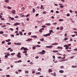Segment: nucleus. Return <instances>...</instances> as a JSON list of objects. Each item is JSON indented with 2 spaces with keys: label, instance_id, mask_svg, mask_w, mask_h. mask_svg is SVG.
<instances>
[{
  "label": "nucleus",
  "instance_id": "14",
  "mask_svg": "<svg viewBox=\"0 0 77 77\" xmlns=\"http://www.w3.org/2000/svg\"><path fill=\"white\" fill-rule=\"evenodd\" d=\"M53 53H57V52H58V51L54 50L53 51Z\"/></svg>",
  "mask_w": 77,
  "mask_h": 77
},
{
  "label": "nucleus",
  "instance_id": "20",
  "mask_svg": "<svg viewBox=\"0 0 77 77\" xmlns=\"http://www.w3.org/2000/svg\"><path fill=\"white\" fill-rule=\"evenodd\" d=\"M2 27H6V25H4L1 26Z\"/></svg>",
  "mask_w": 77,
  "mask_h": 77
},
{
  "label": "nucleus",
  "instance_id": "49",
  "mask_svg": "<svg viewBox=\"0 0 77 77\" xmlns=\"http://www.w3.org/2000/svg\"><path fill=\"white\" fill-rule=\"evenodd\" d=\"M32 39H28L29 41H32Z\"/></svg>",
  "mask_w": 77,
  "mask_h": 77
},
{
  "label": "nucleus",
  "instance_id": "36",
  "mask_svg": "<svg viewBox=\"0 0 77 77\" xmlns=\"http://www.w3.org/2000/svg\"><path fill=\"white\" fill-rule=\"evenodd\" d=\"M8 45H11V42H9L8 43Z\"/></svg>",
  "mask_w": 77,
  "mask_h": 77
},
{
  "label": "nucleus",
  "instance_id": "59",
  "mask_svg": "<svg viewBox=\"0 0 77 77\" xmlns=\"http://www.w3.org/2000/svg\"><path fill=\"white\" fill-rule=\"evenodd\" d=\"M10 51H11V52H12L13 51V49H11L10 50Z\"/></svg>",
  "mask_w": 77,
  "mask_h": 77
},
{
  "label": "nucleus",
  "instance_id": "40",
  "mask_svg": "<svg viewBox=\"0 0 77 77\" xmlns=\"http://www.w3.org/2000/svg\"><path fill=\"white\" fill-rule=\"evenodd\" d=\"M60 62H62V61H65V60H61Z\"/></svg>",
  "mask_w": 77,
  "mask_h": 77
},
{
  "label": "nucleus",
  "instance_id": "22",
  "mask_svg": "<svg viewBox=\"0 0 77 77\" xmlns=\"http://www.w3.org/2000/svg\"><path fill=\"white\" fill-rule=\"evenodd\" d=\"M35 48H36V47H35V46H33L32 47V49L33 50H35Z\"/></svg>",
  "mask_w": 77,
  "mask_h": 77
},
{
  "label": "nucleus",
  "instance_id": "48",
  "mask_svg": "<svg viewBox=\"0 0 77 77\" xmlns=\"http://www.w3.org/2000/svg\"><path fill=\"white\" fill-rule=\"evenodd\" d=\"M6 77H10V75H6Z\"/></svg>",
  "mask_w": 77,
  "mask_h": 77
},
{
  "label": "nucleus",
  "instance_id": "53",
  "mask_svg": "<svg viewBox=\"0 0 77 77\" xmlns=\"http://www.w3.org/2000/svg\"><path fill=\"white\" fill-rule=\"evenodd\" d=\"M29 14H28L26 16V17H29Z\"/></svg>",
  "mask_w": 77,
  "mask_h": 77
},
{
  "label": "nucleus",
  "instance_id": "38",
  "mask_svg": "<svg viewBox=\"0 0 77 77\" xmlns=\"http://www.w3.org/2000/svg\"><path fill=\"white\" fill-rule=\"evenodd\" d=\"M70 15V14H67V17H69Z\"/></svg>",
  "mask_w": 77,
  "mask_h": 77
},
{
  "label": "nucleus",
  "instance_id": "54",
  "mask_svg": "<svg viewBox=\"0 0 77 77\" xmlns=\"http://www.w3.org/2000/svg\"><path fill=\"white\" fill-rule=\"evenodd\" d=\"M40 54H44V53H43L42 52H40Z\"/></svg>",
  "mask_w": 77,
  "mask_h": 77
},
{
  "label": "nucleus",
  "instance_id": "35",
  "mask_svg": "<svg viewBox=\"0 0 77 77\" xmlns=\"http://www.w3.org/2000/svg\"><path fill=\"white\" fill-rule=\"evenodd\" d=\"M60 7L61 8H63V5H60Z\"/></svg>",
  "mask_w": 77,
  "mask_h": 77
},
{
  "label": "nucleus",
  "instance_id": "2",
  "mask_svg": "<svg viewBox=\"0 0 77 77\" xmlns=\"http://www.w3.org/2000/svg\"><path fill=\"white\" fill-rule=\"evenodd\" d=\"M14 44L15 45H21V43H14Z\"/></svg>",
  "mask_w": 77,
  "mask_h": 77
},
{
  "label": "nucleus",
  "instance_id": "27",
  "mask_svg": "<svg viewBox=\"0 0 77 77\" xmlns=\"http://www.w3.org/2000/svg\"><path fill=\"white\" fill-rule=\"evenodd\" d=\"M49 72H52L53 71H52L51 69H50L49 70Z\"/></svg>",
  "mask_w": 77,
  "mask_h": 77
},
{
  "label": "nucleus",
  "instance_id": "39",
  "mask_svg": "<svg viewBox=\"0 0 77 77\" xmlns=\"http://www.w3.org/2000/svg\"><path fill=\"white\" fill-rule=\"evenodd\" d=\"M43 8V6L42 5H41V8L40 9H42V8Z\"/></svg>",
  "mask_w": 77,
  "mask_h": 77
},
{
  "label": "nucleus",
  "instance_id": "31",
  "mask_svg": "<svg viewBox=\"0 0 77 77\" xmlns=\"http://www.w3.org/2000/svg\"><path fill=\"white\" fill-rule=\"evenodd\" d=\"M68 38H65L64 39V40H65V41H66V40H68Z\"/></svg>",
  "mask_w": 77,
  "mask_h": 77
},
{
  "label": "nucleus",
  "instance_id": "4",
  "mask_svg": "<svg viewBox=\"0 0 77 77\" xmlns=\"http://www.w3.org/2000/svg\"><path fill=\"white\" fill-rule=\"evenodd\" d=\"M17 57L18 58H20L21 57V55H20L17 54Z\"/></svg>",
  "mask_w": 77,
  "mask_h": 77
},
{
  "label": "nucleus",
  "instance_id": "25",
  "mask_svg": "<svg viewBox=\"0 0 77 77\" xmlns=\"http://www.w3.org/2000/svg\"><path fill=\"white\" fill-rule=\"evenodd\" d=\"M46 25H47V26H50V25H51V24L50 23H47L46 24Z\"/></svg>",
  "mask_w": 77,
  "mask_h": 77
},
{
  "label": "nucleus",
  "instance_id": "3",
  "mask_svg": "<svg viewBox=\"0 0 77 77\" xmlns=\"http://www.w3.org/2000/svg\"><path fill=\"white\" fill-rule=\"evenodd\" d=\"M53 47V46L51 45L49 46H46V48H52Z\"/></svg>",
  "mask_w": 77,
  "mask_h": 77
},
{
  "label": "nucleus",
  "instance_id": "62",
  "mask_svg": "<svg viewBox=\"0 0 77 77\" xmlns=\"http://www.w3.org/2000/svg\"><path fill=\"white\" fill-rule=\"evenodd\" d=\"M11 48H9L8 49V50H11Z\"/></svg>",
  "mask_w": 77,
  "mask_h": 77
},
{
  "label": "nucleus",
  "instance_id": "57",
  "mask_svg": "<svg viewBox=\"0 0 77 77\" xmlns=\"http://www.w3.org/2000/svg\"><path fill=\"white\" fill-rule=\"evenodd\" d=\"M49 32H53V30H50L49 31Z\"/></svg>",
  "mask_w": 77,
  "mask_h": 77
},
{
  "label": "nucleus",
  "instance_id": "56",
  "mask_svg": "<svg viewBox=\"0 0 77 77\" xmlns=\"http://www.w3.org/2000/svg\"><path fill=\"white\" fill-rule=\"evenodd\" d=\"M35 59H38L39 58V57L38 56H37L35 57Z\"/></svg>",
  "mask_w": 77,
  "mask_h": 77
},
{
  "label": "nucleus",
  "instance_id": "19",
  "mask_svg": "<svg viewBox=\"0 0 77 77\" xmlns=\"http://www.w3.org/2000/svg\"><path fill=\"white\" fill-rule=\"evenodd\" d=\"M14 54H15V53H11V56H14Z\"/></svg>",
  "mask_w": 77,
  "mask_h": 77
},
{
  "label": "nucleus",
  "instance_id": "26",
  "mask_svg": "<svg viewBox=\"0 0 77 77\" xmlns=\"http://www.w3.org/2000/svg\"><path fill=\"white\" fill-rule=\"evenodd\" d=\"M42 70V69H41V68H39L38 69V71H41V70Z\"/></svg>",
  "mask_w": 77,
  "mask_h": 77
},
{
  "label": "nucleus",
  "instance_id": "8",
  "mask_svg": "<svg viewBox=\"0 0 77 77\" xmlns=\"http://www.w3.org/2000/svg\"><path fill=\"white\" fill-rule=\"evenodd\" d=\"M11 41V39H8V40H6V42H10Z\"/></svg>",
  "mask_w": 77,
  "mask_h": 77
},
{
  "label": "nucleus",
  "instance_id": "21",
  "mask_svg": "<svg viewBox=\"0 0 77 77\" xmlns=\"http://www.w3.org/2000/svg\"><path fill=\"white\" fill-rule=\"evenodd\" d=\"M8 9H12V8L11 7H10L9 6H8L7 7Z\"/></svg>",
  "mask_w": 77,
  "mask_h": 77
},
{
  "label": "nucleus",
  "instance_id": "1",
  "mask_svg": "<svg viewBox=\"0 0 77 77\" xmlns=\"http://www.w3.org/2000/svg\"><path fill=\"white\" fill-rule=\"evenodd\" d=\"M20 23H15L14 24V26H17L18 25H20Z\"/></svg>",
  "mask_w": 77,
  "mask_h": 77
},
{
  "label": "nucleus",
  "instance_id": "5",
  "mask_svg": "<svg viewBox=\"0 0 77 77\" xmlns=\"http://www.w3.org/2000/svg\"><path fill=\"white\" fill-rule=\"evenodd\" d=\"M59 72H60V73H63L64 71L62 70H60L59 71Z\"/></svg>",
  "mask_w": 77,
  "mask_h": 77
},
{
  "label": "nucleus",
  "instance_id": "13",
  "mask_svg": "<svg viewBox=\"0 0 77 77\" xmlns=\"http://www.w3.org/2000/svg\"><path fill=\"white\" fill-rule=\"evenodd\" d=\"M19 34L20 35H23V32L21 31H20L19 32Z\"/></svg>",
  "mask_w": 77,
  "mask_h": 77
},
{
  "label": "nucleus",
  "instance_id": "16",
  "mask_svg": "<svg viewBox=\"0 0 77 77\" xmlns=\"http://www.w3.org/2000/svg\"><path fill=\"white\" fill-rule=\"evenodd\" d=\"M5 2L6 3H9V1L8 0H6Z\"/></svg>",
  "mask_w": 77,
  "mask_h": 77
},
{
  "label": "nucleus",
  "instance_id": "12",
  "mask_svg": "<svg viewBox=\"0 0 77 77\" xmlns=\"http://www.w3.org/2000/svg\"><path fill=\"white\" fill-rule=\"evenodd\" d=\"M35 47H41V46H40L39 45H35Z\"/></svg>",
  "mask_w": 77,
  "mask_h": 77
},
{
  "label": "nucleus",
  "instance_id": "7",
  "mask_svg": "<svg viewBox=\"0 0 77 77\" xmlns=\"http://www.w3.org/2000/svg\"><path fill=\"white\" fill-rule=\"evenodd\" d=\"M35 74H36V75H39L40 74H41V72H36L35 73Z\"/></svg>",
  "mask_w": 77,
  "mask_h": 77
},
{
  "label": "nucleus",
  "instance_id": "51",
  "mask_svg": "<svg viewBox=\"0 0 77 77\" xmlns=\"http://www.w3.org/2000/svg\"><path fill=\"white\" fill-rule=\"evenodd\" d=\"M23 53H27V51H24L23 52Z\"/></svg>",
  "mask_w": 77,
  "mask_h": 77
},
{
  "label": "nucleus",
  "instance_id": "30",
  "mask_svg": "<svg viewBox=\"0 0 77 77\" xmlns=\"http://www.w3.org/2000/svg\"><path fill=\"white\" fill-rule=\"evenodd\" d=\"M64 47H69V46L67 45H64Z\"/></svg>",
  "mask_w": 77,
  "mask_h": 77
},
{
  "label": "nucleus",
  "instance_id": "18",
  "mask_svg": "<svg viewBox=\"0 0 77 77\" xmlns=\"http://www.w3.org/2000/svg\"><path fill=\"white\" fill-rule=\"evenodd\" d=\"M64 21V20L61 19L59 20V21Z\"/></svg>",
  "mask_w": 77,
  "mask_h": 77
},
{
  "label": "nucleus",
  "instance_id": "50",
  "mask_svg": "<svg viewBox=\"0 0 77 77\" xmlns=\"http://www.w3.org/2000/svg\"><path fill=\"white\" fill-rule=\"evenodd\" d=\"M71 36H72V37H75V35H71Z\"/></svg>",
  "mask_w": 77,
  "mask_h": 77
},
{
  "label": "nucleus",
  "instance_id": "42",
  "mask_svg": "<svg viewBox=\"0 0 77 77\" xmlns=\"http://www.w3.org/2000/svg\"><path fill=\"white\" fill-rule=\"evenodd\" d=\"M66 51H68V52H70L71 51V50H67Z\"/></svg>",
  "mask_w": 77,
  "mask_h": 77
},
{
  "label": "nucleus",
  "instance_id": "34",
  "mask_svg": "<svg viewBox=\"0 0 77 77\" xmlns=\"http://www.w3.org/2000/svg\"><path fill=\"white\" fill-rule=\"evenodd\" d=\"M53 24H54V25H55V24H57V23H53Z\"/></svg>",
  "mask_w": 77,
  "mask_h": 77
},
{
  "label": "nucleus",
  "instance_id": "52",
  "mask_svg": "<svg viewBox=\"0 0 77 77\" xmlns=\"http://www.w3.org/2000/svg\"><path fill=\"white\" fill-rule=\"evenodd\" d=\"M41 29L42 30H44V28H42Z\"/></svg>",
  "mask_w": 77,
  "mask_h": 77
},
{
  "label": "nucleus",
  "instance_id": "33",
  "mask_svg": "<svg viewBox=\"0 0 77 77\" xmlns=\"http://www.w3.org/2000/svg\"><path fill=\"white\" fill-rule=\"evenodd\" d=\"M25 73H26V74H28L29 73V72L27 71H26Z\"/></svg>",
  "mask_w": 77,
  "mask_h": 77
},
{
  "label": "nucleus",
  "instance_id": "11",
  "mask_svg": "<svg viewBox=\"0 0 77 77\" xmlns=\"http://www.w3.org/2000/svg\"><path fill=\"white\" fill-rule=\"evenodd\" d=\"M23 50L24 51H27L28 50V49H27L26 48H24L23 49Z\"/></svg>",
  "mask_w": 77,
  "mask_h": 77
},
{
  "label": "nucleus",
  "instance_id": "9",
  "mask_svg": "<svg viewBox=\"0 0 77 77\" xmlns=\"http://www.w3.org/2000/svg\"><path fill=\"white\" fill-rule=\"evenodd\" d=\"M31 37L32 38H37V37L35 35L32 36Z\"/></svg>",
  "mask_w": 77,
  "mask_h": 77
},
{
  "label": "nucleus",
  "instance_id": "6",
  "mask_svg": "<svg viewBox=\"0 0 77 77\" xmlns=\"http://www.w3.org/2000/svg\"><path fill=\"white\" fill-rule=\"evenodd\" d=\"M58 49H62V47L60 46H58L57 48Z\"/></svg>",
  "mask_w": 77,
  "mask_h": 77
},
{
  "label": "nucleus",
  "instance_id": "64",
  "mask_svg": "<svg viewBox=\"0 0 77 77\" xmlns=\"http://www.w3.org/2000/svg\"><path fill=\"white\" fill-rule=\"evenodd\" d=\"M11 20H14V18H11Z\"/></svg>",
  "mask_w": 77,
  "mask_h": 77
},
{
  "label": "nucleus",
  "instance_id": "58",
  "mask_svg": "<svg viewBox=\"0 0 77 77\" xmlns=\"http://www.w3.org/2000/svg\"><path fill=\"white\" fill-rule=\"evenodd\" d=\"M11 37H14V35H11Z\"/></svg>",
  "mask_w": 77,
  "mask_h": 77
},
{
  "label": "nucleus",
  "instance_id": "43",
  "mask_svg": "<svg viewBox=\"0 0 77 77\" xmlns=\"http://www.w3.org/2000/svg\"><path fill=\"white\" fill-rule=\"evenodd\" d=\"M72 67H74V68H76L77 67V66H72Z\"/></svg>",
  "mask_w": 77,
  "mask_h": 77
},
{
  "label": "nucleus",
  "instance_id": "41",
  "mask_svg": "<svg viewBox=\"0 0 77 77\" xmlns=\"http://www.w3.org/2000/svg\"><path fill=\"white\" fill-rule=\"evenodd\" d=\"M5 58H8V56L7 55H5Z\"/></svg>",
  "mask_w": 77,
  "mask_h": 77
},
{
  "label": "nucleus",
  "instance_id": "44",
  "mask_svg": "<svg viewBox=\"0 0 77 77\" xmlns=\"http://www.w3.org/2000/svg\"><path fill=\"white\" fill-rule=\"evenodd\" d=\"M42 27H45V28L46 27V26L45 25H44V26H42Z\"/></svg>",
  "mask_w": 77,
  "mask_h": 77
},
{
  "label": "nucleus",
  "instance_id": "60",
  "mask_svg": "<svg viewBox=\"0 0 77 77\" xmlns=\"http://www.w3.org/2000/svg\"><path fill=\"white\" fill-rule=\"evenodd\" d=\"M5 41H3L2 42V44H5Z\"/></svg>",
  "mask_w": 77,
  "mask_h": 77
},
{
  "label": "nucleus",
  "instance_id": "32",
  "mask_svg": "<svg viewBox=\"0 0 77 77\" xmlns=\"http://www.w3.org/2000/svg\"><path fill=\"white\" fill-rule=\"evenodd\" d=\"M24 48V47H22V48L20 49L21 50H23Z\"/></svg>",
  "mask_w": 77,
  "mask_h": 77
},
{
  "label": "nucleus",
  "instance_id": "47",
  "mask_svg": "<svg viewBox=\"0 0 77 77\" xmlns=\"http://www.w3.org/2000/svg\"><path fill=\"white\" fill-rule=\"evenodd\" d=\"M6 24H8V25H11V24L9 23H7Z\"/></svg>",
  "mask_w": 77,
  "mask_h": 77
},
{
  "label": "nucleus",
  "instance_id": "24",
  "mask_svg": "<svg viewBox=\"0 0 77 77\" xmlns=\"http://www.w3.org/2000/svg\"><path fill=\"white\" fill-rule=\"evenodd\" d=\"M44 36H48V34H45L43 35Z\"/></svg>",
  "mask_w": 77,
  "mask_h": 77
},
{
  "label": "nucleus",
  "instance_id": "63",
  "mask_svg": "<svg viewBox=\"0 0 77 77\" xmlns=\"http://www.w3.org/2000/svg\"><path fill=\"white\" fill-rule=\"evenodd\" d=\"M35 72V71H33L32 72V74H34V73Z\"/></svg>",
  "mask_w": 77,
  "mask_h": 77
},
{
  "label": "nucleus",
  "instance_id": "29",
  "mask_svg": "<svg viewBox=\"0 0 77 77\" xmlns=\"http://www.w3.org/2000/svg\"><path fill=\"white\" fill-rule=\"evenodd\" d=\"M40 40L41 41H44V38H42V39H40Z\"/></svg>",
  "mask_w": 77,
  "mask_h": 77
},
{
  "label": "nucleus",
  "instance_id": "45",
  "mask_svg": "<svg viewBox=\"0 0 77 77\" xmlns=\"http://www.w3.org/2000/svg\"><path fill=\"white\" fill-rule=\"evenodd\" d=\"M58 59H62V57H57Z\"/></svg>",
  "mask_w": 77,
  "mask_h": 77
},
{
  "label": "nucleus",
  "instance_id": "15",
  "mask_svg": "<svg viewBox=\"0 0 77 77\" xmlns=\"http://www.w3.org/2000/svg\"><path fill=\"white\" fill-rule=\"evenodd\" d=\"M70 20L71 21V22H72V23H74V21H73V20H72V19H70Z\"/></svg>",
  "mask_w": 77,
  "mask_h": 77
},
{
  "label": "nucleus",
  "instance_id": "61",
  "mask_svg": "<svg viewBox=\"0 0 77 77\" xmlns=\"http://www.w3.org/2000/svg\"><path fill=\"white\" fill-rule=\"evenodd\" d=\"M53 75L54 76H56V74H53Z\"/></svg>",
  "mask_w": 77,
  "mask_h": 77
},
{
  "label": "nucleus",
  "instance_id": "17",
  "mask_svg": "<svg viewBox=\"0 0 77 77\" xmlns=\"http://www.w3.org/2000/svg\"><path fill=\"white\" fill-rule=\"evenodd\" d=\"M32 11H33V13H35V9L34 8H33Z\"/></svg>",
  "mask_w": 77,
  "mask_h": 77
},
{
  "label": "nucleus",
  "instance_id": "23",
  "mask_svg": "<svg viewBox=\"0 0 77 77\" xmlns=\"http://www.w3.org/2000/svg\"><path fill=\"white\" fill-rule=\"evenodd\" d=\"M42 52L44 54H45V50H42Z\"/></svg>",
  "mask_w": 77,
  "mask_h": 77
},
{
  "label": "nucleus",
  "instance_id": "10",
  "mask_svg": "<svg viewBox=\"0 0 77 77\" xmlns=\"http://www.w3.org/2000/svg\"><path fill=\"white\" fill-rule=\"evenodd\" d=\"M15 12L16 11H15V10H13V11H11V12L13 13V14H15Z\"/></svg>",
  "mask_w": 77,
  "mask_h": 77
},
{
  "label": "nucleus",
  "instance_id": "37",
  "mask_svg": "<svg viewBox=\"0 0 77 77\" xmlns=\"http://www.w3.org/2000/svg\"><path fill=\"white\" fill-rule=\"evenodd\" d=\"M32 34V32H29L28 33V35H30Z\"/></svg>",
  "mask_w": 77,
  "mask_h": 77
},
{
  "label": "nucleus",
  "instance_id": "28",
  "mask_svg": "<svg viewBox=\"0 0 77 77\" xmlns=\"http://www.w3.org/2000/svg\"><path fill=\"white\" fill-rule=\"evenodd\" d=\"M4 32L3 31H1L0 32V34H3V33Z\"/></svg>",
  "mask_w": 77,
  "mask_h": 77
},
{
  "label": "nucleus",
  "instance_id": "55",
  "mask_svg": "<svg viewBox=\"0 0 77 77\" xmlns=\"http://www.w3.org/2000/svg\"><path fill=\"white\" fill-rule=\"evenodd\" d=\"M38 15H39V14H36L35 15V16L37 17V16H38Z\"/></svg>",
  "mask_w": 77,
  "mask_h": 77
},
{
  "label": "nucleus",
  "instance_id": "46",
  "mask_svg": "<svg viewBox=\"0 0 77 77\" xmlns=\"http://www.w3.org/2000/svg\"><path fill=\"white\" fill-rule=\"evenodd\" d=\"M60 30H63V27H61L60 29Z\"/></svg>",
  "mask_w": 77,
  "mask_h": 77
}]
</instances>
